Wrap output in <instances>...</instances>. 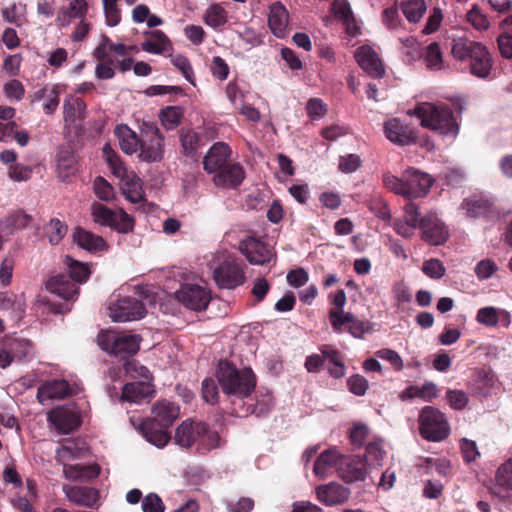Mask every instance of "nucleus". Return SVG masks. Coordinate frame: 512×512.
I'll list each match as a JSON object with an SVG mask.
<instances>
[{
  "mask_svg": "<svg viewBox=\"0 0 512 512\" xmlns=\"http://www.w3.org/2000/svg\"><path fill=\"white\" fill-rule=\"evenodd\" d=\"M153 393L150 380L127 383L123 387L122 399L132 403H142Z\"/></svg>",
  "mask_w": 512,
  "mask_h": 512,
  "instance_id": "obj_28",
  "label": "nucleus"
},
{
  "mask_svg": "<svg viewBox=\"0 0 512 512\" xmlns=\"http://www.w3.org/2000/svg\"><path fill=\"white\" fill-rule=\"evenodd\" d=\"M63 473L67 479L72 481H89L99 475L100 467L97 464L68 465L63 463Z\"/></svg>",
  "mask_w": 512,
  "mask_h": 512,
  "instance_id": "obj_31",
  "label": "nucleus"
},
{
  "mask_svg": "<svg viewBox=\"0 0 512 512\" xmlns=\"http://www.w3.org/2000/svg\"><path fill=\"white\" fill-rule=\"evenodd\" d=\"M47 420L61 434H69L81 424L79 412L75 407L59 406L47 413Z\"/></svg>",
  "mask_w": 512,
  "mask_h": 512,
  "instance_id": "obj_9",
  "label": "nucleus"
},
{
  "mask_svg": "<svg viewBox=\"0 0 512 512\" xmlns=\"http://www.w3.org/2000/svg\"><path fill=\"white\" fill-rule=\"evenodd\" d=\"M422 57L428 70H442L444 68L443 57L438 43L432 42L426 46Z\"/></svg>",
  "mask_w": 512,
  "mask_h": 512,
  "instance_id": "obj_41",
  "label": "nucleus"
},
{
  "mask_svg": "<svg viewBox=\"0 0 512 512\" xmlns=\"http://www.w3.org/2000/svg\"><path fill=\"white\" fill-rule=\"evenodd\" d=\"M220 446V436L216 431L209 429L205 424V432L198 435L197 451L205 454Z\"/></svg>",
  "mask_w": 512,
  "mask_h": 512,
  "instance_id": "obj_44",
  "label": "nucleus"
},
{
  "mask_svg": "<svg viewBox=\"0 0 512 512\" xmlns=\"http://www.w3.org/2000/svg\"><path fill=\"white\" fill-rule=\"evenodd\" d=\"M486 49L484 45L479 42L473 41L467 37H459L453 39L451 53L453 57L459 61L469 59L472 62L475 55L478 56V51L483 52Z\"/></svg>",
  "mask_w": 512,
  "mask_h": 512,
  "instance_id": "obj_26",
  "label": "nucleus"
},
{
  "mask_svg": "<svg viewBox=\"0 0 512 512\" xmlns=\"http://www.w3.org/2000/svg\"><path fill=\"white\" fill-rule=\"evenodd\" d=\"M202 397L209 404H215L218 401L219 391L214 379L206 378L202 382Z\"/></svg>",
  "mask_w": 512,
  "mask_h": 512,
  "instance_id": "obj_57",
  "label": "nucleus"
},
{
  "mask_svg": "<svg viewBox=\"0 0 512 512\" xmlns=\"http://www.w3.org/2000/svg\"><path fill=\"white\" fill-rule=\"evenodd\" d=\"M433 182L434 180L429 174L416 168L406 169L400 178L390 173L383 176V183L386 188L407 199L424 197L429 192Z\"/></svg>",
  "mask_w": 512,
  "mask_h": 512,
  "instance_id": "obj_2",
  "label": "nucleus"
},
{
  "mask_svg": "<svg viewBox=\"0 0 512 512\" xmlns=\"http://www.w3.org/2000/svg\"><path fill=\"white\" fill-rule=\"evenodd\" d=\"M492 68V60L489 52L485 49L483 52L478 51V56L470 62L469 69L472 75L479 78H486L490 74Z\"/></svg>",
  "mask_w": 512,
  "mask_h": 512,
  "instance_id": "obj_40",
  "label": "nucleus"
},
{
  "mask_svg": "<svg viewBox=\"0 0 512 512\" xmlns=\"http://www.w3.org/2000/svg\"><path fill=\"white\" fill-rule=\"evenodd\" d=\"M109 316L114 322H127L141 319L146 310L143 303L135 298L124 297L109 305Z\"/></svg>",
  "mask_w": 512,
  "mask_h": 512,
  "instance_id": "obj_8",
  "label": "nucleus"
},
{
  "mask_svg": "<svg viewBox=\"0 0 512 512\" xmlns=\"http://www.w3.org/2000/svg\"><path fill=\"white\" fill-rule=\"evenodd\" d=\"M123 192L126 198L132 203H139L143 200L144 191L142 188V182L140 178L131 173L126 174L123 178Z\"/></svg>",
  "mask_w": 512,
  "mask_h": 512,
  "instance_id": "obj_38",
  "label": "nucleus"
},
{
  "mask_svg": "<svg viewBox=\"0 0 512 512\" xmlns=\"http://www.w3.org/2000/svg\"><path fill=\"white\" fill-rule=\"evenodd\" d=\"M169 40L161 31H155L141 44L144 51L152 54H161L167 50Z\"/></svg>",
  "mask_w": 512,
  "mask_h": 512,
  "instance_id": "obj_43",
  "label": "nucleus"
},
{
  "mask_svg": "<svg viewBox=\"0 0 512 512\" xmlns=\"http://www.w3.org/2000/svg\"><path fill=\"white\" fill-rule=\"evenodd\" d=\"M71 393L70 385L66 380H52L42 384L37 391V399L45 405L49 400L64 399Z\"/></svg>",
  "mask_w": 512,
  "mask_h": 512,
  "instance_id": "obj_25",
  "label": "nucleus"
},
{
  "mask_svg": "<svg viewBox=\"0 0 512 512\" xmlns=\"http://www.w3.org/2000/svg\"><path fill=\"white\" fill-rule=\"evenodd\" d=\"M423 273L433 279H440L445 274V267L438 259H429L423 263Z\"/></svg>",
  "mask_w": 512,
  "mask_h": 512,
  "instance_id": "obj_58",
  "label": "nucleus"
},
{
  "mask_svg": "<svg viewBox=\"0 0 512 512\" xmlns=\"http://www.w3.org/2000/svg\"><path fill=\"white\" fill-rule=\"evenodd\" d=\"M462 208L465 210L467 217L475 218L486 213L489 208V204L487 201L482 199H467L463 202Z\"/></svg>",
  "mask_w": 512,
  "mask_h": 512,
  "instance_id": "obj_51",
  "label": "nucleus"
},
{
  "mask_svg": "<svg viewBox=\"0 0 512 512\" xmlns=\"http://www.w3.org/2000/svg\"><path fill=\"white\" fill-rule=\"evenodd\" d=\"M316 496L325 505H338L348 500L350 490L337 482H330L316 487Z\"/></svg>",
  "mask_w": 512,
  "mask_h": 512,
  "instance_id": "obj_20",
  "label": "nucleus"
},
{
  "mask_svg": "<svg viewBox=\"0 0 512 512\" xmlns=\"http://www.w3.org/2000/svg\"><path fill=\"white\" fill-rule=\"evenodd\" d=\"M143 512H164L165 506L162 499L156 493L147 494L142 500Z\"/></svg>",
  "mask_w": 512,
  "mask_h": 512,
  "instance_id": "obj_61",
  "label": "nucleus"
},
{
  "mask_svg": "<svg viewBox=\"0 0 512 512\" xmlns=\"http://www.w3.org/2000/svg\"><path fill=\"white\" fill-rule=\"evenodd\" d=\"M239 250L253 265H264L274 257L273 251L265 243L253 237L242 240Z\"/></svg>",
  "mask_w": 512,
  "mask_h": 512,
  "instance_id": "obj_13",
  "label": "nucleus"
},
{
  "mask_svg": "<svg viewBox=\"0 0 512 512\" xmlns=\"http://www.w3.org/2000/svg\"><path fill=\"white\" fill-rule=\"evenodd\" d=\"M306 110L309 117L316 120L326 115L327 106L321 99L312 98L307 102Z\"/></svg>",
  "mask_w": 512,
  "mask_h": 512,
  "instance_id": "obj_63",
  "label": "nucleus"
},
{
  "mask_svg": "<svg viewBox=\"0 0 512 512\" xmlns=\"http://www.w3.org/2000/svg\"><path fill=\"white\" fill-rule=\"evenodd\" d=\"M45 289L64 300L73 299L78 293V286L63 274L50 276L45 282Z\"/></svg>",
  "mask_w": 512,
  "mask_h": 512,
  "instance_id": "obj_24",
  "label": "nucleus"
},
{
  "mask_svg": "<svg viewBox=\"0 0 512 512\" xmlns=\"http://www.w3.org/2000/svg\"><path fill=\"white\" fill-rule=\"evenodd\" d=\"M81 449L76 444L63 445L56 451V460L59 463H66L79 457Z\"/></svg>",
  "mask_w": 512,
  "mask_h": 512,
  "instance_id": "obj_60",
  "label": "nucleus"
},
{
  "mask_svg": "<svg viewBox=\"0 0 512 512\" xmlns=\"http://www.w3.org/2000/svg\"><path fill=\"white\" fill-rule=\"evenodd\" d=\"M421 119V125L429 128L440 135L455 137L459 127L452 111L444 106L431 103L419 105L414 113Z\"/></svg>",
  "mask_w": 512,
  "mask_h": 512,
  "instance_id": "obj_4",
  "label": "nucleus"
},
{
  "mask_svg": "<svg viewBox=\"0 0 512 512\" xmlns=\"http://www.w3.org/2000/svg\"><path fill=\"white\" fill-rule=\"evenodd\" d=\"M226 21V12L224 8H222L220 5L214 4L207 9L205 15V22L208 26L217 28L224 25Z\"/></svg>",
  "mask_w": 512,
  "mask_h": 512,
  "instance_id": "obj_49",
  "label": "nucleus"
},
{
  "mask_svg": "<svg viewBox=\"0 0 512 512\" xmlns=\"http://www.w3.org/2000/svg\"><path fill=\"white\" fill-rule=\"evenodd\" d=\"M118 1L119 0H102L105 20L108 26H117L121 21Z\"/></svg>",
  "mask_w": 512,
  "mask_h": 512,
  "instance_id": "obj_52",
  "label": "nucleus"
},
{
  "mask_svg": "<svg viewBox=\"0 0 512 512\" xmlns=\"http://www.w3.org/2000/svg\"><path fill=\"white\" fill-rule=\"evenodd\" d=\"M73 239L79 247L89 252L106 251L108 248L106 241L101 236L82 228L74 230Z\"/></svg>",
  "mask_w": 512,
  "mask_h": 512,
  "instance_id": "obj_29",
  "label": "nucleus"
},
{
  "mask_svg": "<svg viewBox=\"0 0 512 512\" xmlns=\"http://www.w3.org/2000/svg\"><path fill=\"white\" fill-rule=\"evenodd\" d=\"M176 297L185 307L194 311L204 310L211 299L209 291L196 284L182 285Z\"/></svg>",
  "mask_w": 512,
  "mask_h": 512,
  "instance_id": "obj_10",
  "label": "nucleus"
},
{
  "mask_svg": "<svg viewBox=\"0 0 512 512\" xmlns=\"http://www.w3.org/2000/svg\"><path fill=\"white\" fill-rule=\"evenodd\" d=\"M88 11V3L86 0H72L69 8H61L58 11L57 22L61 26H67L70 24L71 18H79L84 20V17Z\"/></svg>",
  "mask_w": 512,
  "mask_h": 512,
  "instance_id": "obj_34",
  "label": "nucleus"
},
{
  "mask_svg": "<svg viewBox=\"0 0 512 512\" xmlns=\"http://www.w3.org/2000/svg\"><path fill=\"white\" fill-rule=\"evenodd\" d=\"M245 178V172L238 163H228L218 170L212 179L215 186L220 188H236Z\"/></svg>",
  "mask_w": 512,
  "mask_h": 512,
  "instance_id": "obj_19",
  "label": "nucleus"
},
{
  "mask_svg": "<svg viewBox=\"0 0 512 512\" xmlns=\"http://www.w3.org/2000/svg\"><path fill=\"white\" fill-rule=\"evenodd\" d=\"M164 138L157 127H149L145 131L144 139L140 141L139 157L146 162H155L162 159L164 154Z\"/></svg>",
  "mask_w": 512,
  "mask_h": 512,
  "instance_id": "obj_11",
  "label": "nucleus"
},
{
  "mask_svg": "<svg viewBox=\"0 0 512 512\" xmlns=\"http://www.w3.org/2000/svg\"><path fill=\"white\" fill-rule=\"evenodd\" d=\"M63 492L70 502L85 507H93L99 497L97 490L86 486L65 485Z\"/></svg>",
  "mask_w": 512,
  "mask_h": 512,
  "instance_id": "obj_27",
  "label": "nucleus"
},
{
  "mask_svg": "<svg viewBox=\"0 0 512 512\" xmlns=\"http://www.w3.org/2000/svg\"><path fill=\"white\" fill-rule=\"evenodd\" d=\"M86 104L80 98L70 97L65 100L63 105L64 121L66 123H73L77 118L83 119L85 117Z\"/></svg>",
  "mask_w": 512,
  "mask_h": 512,
  "instance_id": "obj_39",
  "label": "nucleus"
},
{
  "mask_svg": "<svg viewBox=\"0 0 512 512\" xmlns=\"http://www.w3.org/2000/svg\"><path fill=\"white\" fill-rule=\"evenodd\" d=\"M420 433L429 441H442L449 435V425L444 414L434 407H425L419 415Z\"/></svg>",
  "mask_w": 512,
  "mask_h": 512,
  "instance_id": "obj_7",
  "label": "nucleus"
},
{
  "mask_svg": "<svg viewBox=\"0 0 512 512\" xmlns=\"http://www.w3.org/2000/svg\"><path fill=\"white\" fill-rule=\"evenodd\" d=\"M355 58L359 66L374 78L382 77L384 68L376 54L369 46H361L355 52Z\"/></svg>",
  "mask_w": 512,
  "mask_h": 512,
  "instance_id": "obj_23",
  "label": "nucleus"
},
{
  "mask_svg": "<svg viewBox=\"0 0 512 512\" xmlns=\"http://www.w3.org/2000/svg\"><path fill=\"white\" fill-rule=\"evenodd\" d=\"M492 494L500 500L509 499L512 493V458L504 462L496 471Z\"/></svg>",
  "mask_w": 512,
  "mask_h": 512,
  "instance_id": "obj_22",
  "label": "nucleus"
},
{
  "mask_svg": "<svg viewBox=\"0 0 512 512\" xmlns=\"http://www.w3.org/2000/svg\"><path fill=\"white\" fill-rule=\"evenodd\" d=\"M8 176L15 182L27 181L32 176V168L24 164H14L8 168Z\"/></svg>",
  "mask_w": 512,
  "mask_h": 512,
  "instance_id": "obj_59",
  "label": "nucleus"
},
{
  "mask_svg": "<svg viewBox=\"0 0 512 512\" xmlns=\"http://www.w3.org/2000/svg\"><path fill=\"white\" fill-rule=\"evenodd\" d=\"M384 134L389 141L399 146H408L416 142L414 129L398 118L385 122Z\"/></svg>",
  "mask_w": 512,
  "mask_h": 512,
  "instance_id": "obj_14",
  "label": "nucleus"
},
{
  "mask_svg": "<svg viewBox=\"0 0 512 512\" xmlns=\"http://www.w3.org/2000/svg\"><path fill=\"white\" fill-rule=\"evenodd\" d=\"M103 153L113 174L117 177L124 178V176L127 174L126 168L124 167L118 155L111 149L108 144L104 146Z\"/></svg>",
  "mask_w": 512,
  "mask_h": 512,
  "instance_id": "obj_50",
  "label": "nucleus"
},
{
  "mask_svg": "<svg viewBox=\"0 0 512 512\" xmlns=\"http://www.w3.org/2000/svg\"><path fill=\"white\" fill-rule=\"evenodd\" d=\"M124 370L132 379H140V381L151 379L149 370L135 360L127 361L124 364Z\"/></svg>",
  "mask_w": 512,
  "mask_h": 512,
  "instance_id": "obj_54",
  "label": "nucleus"
},
{
  "mask_svg": "<svg viewBox=\"0 0 512 512\" xmlns=\"http://www.w3.org/2000/svg\"><path fill=\"white\" fill-rule=\"evenodd\" d=\"M214 279L220 288L233 289L245 281L242 268L234 261L226 260L214 270Z\"/></svg>",
  "mask_w": 512,
  "mask_h": 512,
  "instance_id": "obj_12",
  "label": "nucleus"
},
{
  "mask_svg": "<svg viewBox=\"0 0 512 512\" xmlns=\"http://www.w3.org/2000/svg\"><path fill=\"white\" fill-rule=\"evenodd\" d=\"M468 22L478 30H485L489 27V21L476 6L467 13Z\"/></svg>",
  "mask_w": 512,
  "mask_h": 512,
  "instance_id": "obj_64",
  "label": "nucleus"
},
{
  "mask_svg": "<svg viewBox=\"0 0 512 512\" xmlns=\"http://www.w3.org/2000/svg\"><path fill=\"white\" fill-rule=\"evenodd\" d=\"M268 24L272 33L283 38L286 35L288 26V12L286 8L279 2L271 5L268 16Z\"/></svg>",
  "mask_w": 512,
  "mask_h": 512,
  "instance_id": "obj_30",
  "label": "nucleus"
},
{
  "mask_svg": "<svg viewBox=\"0 0 512 512\" xmlns=\"http://www.w3.org/2000/svg\"><path fill=\"white\" fill-rule=\"evenodd\" d=\"M326 358L329 374L334 378H341L345 375V366L341 362L338 352L334 349L324 348L321 351Z\"/></svg>",
  "mask_w": 512,
  "mask_h": 512,
  "instance_id": "obj_45",
  "label": "nucleus"
},
{
  "mask_svg": "<svg viewBox=\"0 0 512 512\" xmlns=\"http://www.w3.org/2000/svg\"><path fill=\"white\" fill-rule=\"evenodd\" d=\"M204 432L205 423L185 420L176 428L173 439L181 448L190 449L193 445H197L198 435Z\"/></svg>",
  "mask_w": 512,
  "mask_h": 512,
  "instance_id": "obj_18",
  "label": "nucleus"
},
{
  "mask_svg": "<svg viewBox=\"0 0 512 512\" xmlns=\"http://www.w3.org/2000/svg\"><path fill=\"white\" fill-rule=\"evenodd\" d=\"M65 264L68 267L70 278L75 282L83 283L88 279L90 270L87 264L75 261L68 256L66 257Z\"/></svg>",
  "mask_w": 512,
  "mask_h": 512,
  "instance_id": "obj_48",
  "label": "nucleus"
},
{
  "mask_svg": "<svg viewBox=\"0 0 512 512\" xmlns=\"http://www.w3.org/2000/svg\"><path fill=\"white\" fill-rule=\"evenodd\" d=\"M401 10L409 22L417 23L427 10L424 0H402Z\"/></svg>",
  "mask_w": 512,
  "mask_h": 512,
  "instance_id": "obj_42",
  "label": "nucleus"
},
{
  "mask_svg": "<svg viewBox=\"0 0 512 512\" xmlns=\"http://www.w3.org/2000/svg\"><path fill=\"white\" fill-rule=\"evenodd\" d=\"M182 109L178 106H169L161 110L160 119L167 130L175 129L181 122Z\"/></svg>",
  "mask_w": 512,
  "mask_h": 512,
  "instance_id": "obj_46",
  "label": "nucleus"
},
{
  "mask_svg": "<svg viewBox=\"0 0 512 512\" xmlns=\"http://www.w3.org/2000/svg\"><path fill=\"white\" fill-rule=\"evenodd\" d=\"M24 309L25 302L21 296L12 292L0 293V310L7 311L13 318H18Z\"/></svg>",
  "mask_w": 512,
  "mask_h": 512,
  "instance_id": "obj_37",
  "label": "nucleus"
},
{
  "mask_svg": "<svg viewBox=\"0 0 512 512\" xmlns=\"http://www.w3.org/2000/svg\"><path fill=\"white\" fill-rule=\"evenodd\" d=\"M9 348H0V368L8 367L15 357H23L30 350V343L26 340H13L8 344Z\"/></svg>",
  "mask_w": 512,
  "mask_h": 512,
  "instance_id": "obj_33",
  "label": "nucleus"
},
{
  "mask_svg": "<svg viewBox=\"0 0 512 512\" xmlns=\"http://www.w3.org/2000/svg\"><path fill=\"white\" fill-rule=\"evenodd\" d=\"M334 16L343 23L349 35L354 36L358 31L350 5L344 0H336L332 4Z\"/></svg>",
  "mask_w": 512,
  "mask_h": 512,
  "instance_id": "obj_32",
  "label": "nucleus"
},
{
  "mask_svg": "<svg viewBox=\"0 0 512 512\" xmlns=\"http://www.w3.org/2000/svg\"><path fill=\"white\" fill-rule=\"evenodd\" d=\"M436 396L437 387L433 382H426L421 387L414 385L408 386L399 395L400 399L403 401L411 400L414 398H422L425 401H431Z\"/></svg>",
  "mask_w": 512,
  "mask_h": 512,
  "instance_id": "obj_35",
  "label": "nucleus"
},
{
  "mask_svg": "<svg viewBox=\"0 0 512 512\" xmlns=\"http://www.w3.org/2000/svg\"><path fill=\"white\" fill-rule=\"evenodd\" d=\"M153 418H148L140 424L144 438L158 448L164 447L170 440L167 429L179 417V407L173 402L162 400L153 408Z\"/></svg>",
  "mask_w": 512,
  "mask_h": 512,
  "instance_id": "obj_1",
  "label": "nucleus"
},
{
  "mask_svg": "<svg viewBox=\"0 0 512 512\" xmlns=\"http://www.w3.org/2000/svg\"><path fill=\"white\" fill-rule=\"evenodd\" d=\"M115 135L119 140L122 151L126 154H133L139 149L140 140L128 126L120 125L115 129Z\"/></svg>",
  "mask_w": 512,
  "mask_h": 512,
  "instance_id": "obj_36",
  "label": "nucleus"
},
{
  "mask_svg": "<svg viewBox=\"0 0 512 512\" xmlns=\"http://www.w3.org/2000/svg\"><path fill=\"white\" fill-rule=\"evenodd\" d=\"M91 216L96 224L110 227L119 233L127 234L134 228V220L124 210L113 211L101 203L94 202L91 205Z\"/></svg>",
  "mask_w": 512,
  "mask_h": 512,
  "instance_id": "obj_6",
  "label": "nucleus"
},
{
  "mask_svg": "<svg viewBox=\"0 0 512 512\" xmlns=\"http://www.w3.org/2000/svg\"><path fill=\"white\" fill-rule=\"evenodd\" d=\"M141 338L137 334H115L102 331L97 336V343L104 351L120 358L134 355L140 347Z\"/></svg>",
  "mask_w": 512,
  "mask_h": 512,
  "instance_id": "obj_5",
  "label": "nucleus"
},
{
  "mask_svg": "<svg viewBox=\"0 0 512 512\" xmlns=\"http://www.w3.org/2000/svg\"><path fill=\"white\" fill-rule=\"evenodd\" d=\"M339 476L347 483L364 481L367 476V462L360 457L343 455L338 468Z\"/></svg>",
  "mask_w": 512,
  "mask_h": 512,
  "instance_id": "obj_16",
  "label": "nucleus"
},
{
  "mask_svg": "<svg viewBox=\"0 0 512 512\" xmlns=\"http://www.w3.org/2000/svg\"><path fill=\"white\" fill-rule=\"evenodd\" d=\"M180 141L184 154L193 156L199 147L200 138L196 132L186 131L181 133Z\"/></svg>",
  "mask_w": 512,
  "mask_h": 512,
  "instance_id": "obj_53",
  "label": "nucleus"
},
{
  "mask_svg": "<svg viewBox=\"0 0 512 512\" xmlns=\"http://www.w3.org/2000/svg\"><path fill=\"white\" fill-rule=\"evenodd\" d=\"M217 379L226 395L239 399L248 397L256 386L255 376L251 369L238 370L227 361L219 363Z\"/></svg>",
  "mask_w": 512,
  "mask_h": 512,
  "instance_id": "obj_3",
  "label": "nucleus"
},
{
  "mask_svg": "<svg viewBox=\"0 0 512 512\" xmlns=\"http://www.w3.org/2000/svg\"><path fill=\"white\" fill-rule=\"evenodd\" d=\"M45 235L52 245H57L67 233V226L59 219H51L44 228Z\"/></svg>",
  "mask_w": 512,
  "mask_h": 512,
  "instance_id": "obj_47",
  "label": "nucleus"
},
{
  "mask_svg": "<svg viewBox=\"0 0 512 512\" xmlns=\"http://www.w3.org/2000/svg\"><path fill=\"white\" fill-rule=\"evenodd\" d=\"M420 228L422 230L425 241L433 245H440L448 238V231L443 222H441L436 214L428 213L420 220Z\"/></svg>",
  "mask_w": 512,
  "mask_h": 512,
  "instance_id": "obj_15",
  "label": "nucleus"
},
{
  "mask_svg": "<svg viewBox=\"0 0 512 512\" xmlns=\"http://www.w3.org/2000/svg\"><path fill=\"white\" fill-rule=\"evenodd\" d=\"M376 355L379 358L389 362L397 371H401L404 368L403 360L395 350L383 348L378 350Z\"/></svg>",
  "mask_w": 512,
  "mask_h": 512,
  "instance_id": "obj_62",
  "label": "nucleus"
},
{
  "mask_svg": "<svg viewBox=\"0 0 512 512\" xmlns=\"http://www.w3.org/2000/svg\"><path fill=\"white\" fill-rule=\"evenodd\" d=\"M94 192L102 200L109 202L114 198V189L103 177H96L94 180Z\"/></svg>",
  "mask_w": 512,
  "mask_h": 512,
  "instance_id": "obj_55",
  "label": "nucleus"
},
{
  "mask_svg": "<svg viewBox=\"0 0 512 512\" xmlns=\"http://www.w3.org/2000/svg\"><path fill=\"white\" fill-rule=\"evenodd\" d=\"M230 147L224 142H216L203 158V168L208 174H215L229 163Z\"/></svg>",
  "mask_w": 512,
  "mask_h": 512,
  "instance_id": "obj_17",
  "label": "nucleus"
},
{
  "mask_svg": "<svg viewBox=\"0 0 512 512\" xmlns=\"http://www.w3.org/2000/svg\"><path fill=\"white\" fill-rule=\"evenodd\" d=\"M498 312V309L495 307H483L478 310L476 320L478 323L485 326H496L499 320Z\"/></svg>",
  "mask_w": 512,
  "mask_h": 512,
  "instance_id": "obj_56",
  "label": "nucleus"
},
{
  "mask_svg": "<svg viewBox=\"0 0 512 512\" xmlns=\"http://www.w3.org/2000/svg\"><path fill=\"white\" fill-rule=\"evenodd\" d=\"M343 455L336 449L330 448L323 451L314 463L313 471L320 479L329 477L341 465Z\"/></svg>",
  "mask_w": 512,
  "mask_h": 512,
  "instance_id": "obj_21",
  "label": "nucleus"
}]
</instances>
